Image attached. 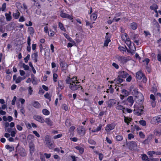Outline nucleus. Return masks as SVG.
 I'll return each instance as SVG.
<instances>
[{
	"label": "nucleus",
	"instance_id": "f257e3e1",
	"mask_svg": "<svg viewBox=\"0 0 161 161\" xmlns=\"http://www.w3.org/2000/svg\"><path fill=\"white\" fill-rule=\"evenodd\" d=\"M66 82L67 84H69V87L72 90H76L80 87L81 89L82 88L80 85L77 77H74L72 78L68 77L66 79Z\"/></svg>",
	"mask_w": 161,
	"mask_h": 161
},
{
	"label": "nucleus",
	"instance_id": "f03ea898",
	"mask_svg": "<svg viewBox=\"0 0 161 161\" xmlns=\"http://www.w3.org/2000/svg\"><path fill=\"white\" fill-rule=\"evenodd\" d=\"M134 107V112L138 115H141L143 113V107L141 105L135 104Z\"/></svg>",
	"mask_w": 161,
	"mask_h": 161
},
{
	"label": "nucleus",
	"instance_id": "7ed1b4c3",
	"mask_svg": "<svg viewBox=\"0 0 161 161\" xmlns=\"http://www.w3.org/2000/svg\"><path fill=\"white\" fill-rule=\"evenodd\" d=\"M126 144L131 150H136L137 149V144L134 141L127 142Z\"/></svg>",
	"mask_w": 161,
	"mask_h": 161
},
{
	"label": "nucleus",
	"instance_id": "20e7f679",
	"mask_svg": "<svg viewBox=\"0 0 161 161\" xmlns=\"http://www.w3.org/2000/svg\"><path fill=\"white\" fill-rule=\"evenodd\" d=\"M151 123L153 124L161 123V115L155 116L152 118L151 119Z\"/></svg>",
	"mask_w": 161,
	"mask_h": 161
},
{
	"label": "nucleus",
	"instance_id": "39448f33",
	"mask_svg": "<svg viewBox=\"0 0 161 161\" xmlns=\"http://www.w3.org/2000/svg\"><path fill=\"white\" fill-rule=\"evenodd\" d=\"M115 125L114 124H108L105 127V130L108 134H110L111 130L114 129Z\"/></svg>",
	"mask_w": 161,
	"mask_h": 161
},
{
	"label": "nucleus",
	"instance_id": "423d86ee",
	"mask_svg": "<svg viewBox=\"0 0 161 161\" xmlns=\"http://www.w3.org/2000/svg\"><path fill=\"white\" fill-rule=\"evenodd\" d=\"M33 118L36 120L41 123L45 122V120L41 116L39 115H35L33 117Z\"/></svg>",
	"mask_w": 161,
	"mask_h": 161
},
{
	"label": "nucleus",
	"instance_id": "0eeeda50",
	"mask_svg": "<svg viewBox=\"0 0 161 161\" xmlns=\"http://www.w3.org/2000/svg\"><path fill=\"white\" fill-rule=\"evenodd\" d=\"M78 133L81 136H84L85 134V130L82 126L78 127L77 129Z\"/></svg>",
	"mask_w": 161,
	"mask_h": 161
},
{
	"label": "nucleus",
	"instance_id": "6e6552de",
	"mask_svg": "<svg viewBox=\"0 0 161 161\" xmlns=\"http://www.w3.org/2000/svg\"><path fill=\"white\" fill-rule=\"evenodd\" d=\"M60 16L62 18H67L70 20H72L73 19V17L72 16L70 15L64 13L62 11L61 12Z\"/></svg>",
	"mask_w": 161,
	"mask_h": 161
},
{
	"label": "nucleus",
	"instance_id": "1a4fd4ad",
	"mask_svg": "<svg viewBox=\"0 0 161 161\" xmlns=\"http://www.w3.org/2000/svg\"><path fill=\"white\" fill-rule=\"evenodd\" d=\"M150 99L151 100V102L153 107L155 106L156 104V98L154 96L153 94H151L150 96Z\"/></svg>",
	"mask_w": 161,
	"mask_h": 161
},
{
	"label": "nucleus",
	"instance_id": "9d476101",
	"mask_svg": "<svg viewBox=\"0 0 161 161\" xmlns=\"http://www.w3.org/2000/svg\"><path fill=\"white\" fill-rule=\"evenodd\" d=\"M64 85L63 82L61 80L59 81L58 83V86L57 87V89L58 91H61L64 89Z\"/></svg>",
	"mask_w": 161,
	"mask_h": 161
},
{
	"label": "nucleus",
	"instance_id": "9b49d317",
	"mask_svg": "<svg viewBox=\"0 0 161 161\" xmlns=\"http://www.w3.org/2000/svg\"><path fill=\"white\" fill-rule=\"evenodd\" d=\"M119 76L123 78H125L128 75V74L126 72L124 71H119Z\"/></svg>",
	"mask_w": 161,
	"mask_h": 161
},
{
	"label": "nucleus",
	"instance_id": "f8f14e48",
	"mask_svg": "<svg viewBox=\"0 0 161 161\" xmlns=\"http://www.w3.org/2000/svg\"><path fill=\"white\" fill-rule=\"evenodd\" d=\"M45 157L47 158H49L51 157V154H47L45 153L44 154H42L41 155V158L42 161H45L44 160Z\"/></svg>",
	"mask_w": 161,
	"mask_h": 161
},
{
	"label": "nucleus",
	"instance_id": "ddd939ff",
	"mask_svg": "<svg viewBox=\"0 0 161 161\" xmlns=\"http://www.w3.org/2000/svg\"><path fill=\"white\" fill-rule=\"evenodd\" d=\"M116 108L117 110H122L123 113H125V107L123 106L120 105L119 102H118L117 103Z\"/></svg>",
	"mask_w": 161,
	"mask_h": 161
},
{
	"label": "nucleus",
	"instance_id": "4468645a",
	"mask_svg": "<svg viewBox=\"0 0 161 161\" xmlns=\"http://www.w3.org/2000/svg\"><path fill=\"white\" fill-rule=\"evenodd\" d=\"M142 159L145 161H155L154 159H149L146 154H143L142 156Z\"/></svg>",
	"mask_w": 161,
	"mask_h": 161
},
{
	"label": "nucleus",
	"instance_id": "2eb2a0df",
	"mask_svg": "<svg viewBox=\"0 0 161 161\" xmlns=\"http://www.w3.org/2000/svg\"><path fill=\"white\" fill-rule=\"evenodd\" d=\"M144 75L141 71H138L136 73V78L139 80H141Z\"/></svg>",
	"mask_w": 161,
	"mask_h": 161
},
{
	"label": "nucleus",
	"instance_id": "dca6fc26",
	"mask_svg": "<svg viewBox=\"0 0 161 161\" xmlns=\"http://www.w3.org/2000/svg\"><path fill=\"white\" fill-rule=\"evenodd\" d=\"M5 15L6 17V19L7 21H10L11 20L12 18L10 12H9L8 13H6Z\"/></svg>",
	"mask_w": 161,
	"mask_h": 161
},
{
	"label": "nucleus",
	"instance_id": "f3484780",
	"mask_svg": "<svg viewBox=\"0 0 161 161\" xmlns=\"http://www.w3.org/2000/svg\"><path fill=\"white\" fill-rule=\"evenodd\" d=\"M30 151L31 154H32L34 151L35 145L32 143H31L29 144Z\"/></svg>",
	"mask_w": 161,
	"mask_h": 161
},
{
	"label": "nucleus",
	"instance_id": "a211bd4d",
	"mask_svg": "<svg viewBox=\"0 0 161 161\" xmlns=\"http://www.w3.org/2000/svg\"><path fill=\"white\" fill-rule=\"evenodd\" d=\"M118 59L119 61L123 63L126 62L127 61V58L125 57H119Z\"/></svg>",
	"mask_w": 161,
	"mask_h": 161
},
{
	"label": "nucleus",
	"instance_id": "6ab92c4d",
	"mask_svg": "<svg viewBox=\"0 0 161 161\" xmlns=\"http://www.w3.org/2000/svg\"><path fill=\"white\" fill-rule=\"evenodd\" d=\"M32 83L33 85H36L39 82V80H37L34 75H32Z\"/></svg>",
	"mask_w": 161,
	"mask_h": 161
},
{
	"label": "nucleus",
	"instance_id": "aec40b11",
	"mask_svg": "<svg viewBox=\"0 0 161 161\" xmlns=\"http://www.w3.org/2000/svg\"><path fill=\"white\" fill-rule=\"evenodd\" d=\"M46 144L50 149H52L54 147V146L53 143L49 141L46 142Z\"/></svg>",
	"mask_w": 161,
	"mask_h": 161
},
{
	"label": "nucleus",
	"instance_id": "412c9836",
	"mask_svg": "<svg viewBox=\"0 0 161 161\" xmlns=\"http://www.w3.org/2000/svg\"><path fill=\"white\" fill-rule=\"evenodd\" d=\"M45 122L48 125L50 126H51L53 125V122L49 118L46 119Z\"/></svg>",
	"mask_w": 161,
	"mask_h": 161
},
{
	"label": "nucleus",
	"instance_id": "4be33fe9",
	"mask_svg": "<svg viewBox=\"0 0 161 161\" xmlns=\"http://www.w3.org/2000/svg\"><path fill=\"white\" fill-rule=\"evenodd\" d=\"M38 56V55L37 53H34L31 55V57L32 59L35 62H36L37 61Z\"/></svg>",
	"mask_w": 161,
	"mask_h": 161
},
{
	"label": "nucleus",
	"instance_id": "5701e85b",
	"mask_svg": "<svg viewBox=\"0 0 161 161\" xmlns=\"http://www.w3.org/2000/svg\"><path fill=\"white\" fill-rule=\"evenodd\" d=\"M20 14L19 12L18 11V10H17L15 13H13V15L14 18L15 19H17L19 18V17L20 16Z\"/></svg>",
	"mask_w": 161,
	"mask_h": 161
},
{
	"label": "nucleus",
	"instance_id": "b1692460",
	"mask_svg": "<svg viewBox=\"0 0 161 161\" xmlns=\"http://www.w3.org/2000/svg\"><path fill=\"white\" fill-rule=\"evenodd\" d=\"M75 148L78 150L79 153L82 154L84 152V149L83 148L81 147L80 146H78L75 147Z\"/></svg>",
	"mask_w": 161,
	"mask_h": 161
},
{
	"label": "nucleus",
	"instance_id": "393cba45",
	"mask_svg": "<svg viewBox=\"0 0 161 161\" xmlns=\"http://www.w3.org/2000/svg\"><path fill=\"white\" fill-rule=\"evenodd\" d=\"M97 17V13L95 12L93 13L90 16V18L92 20H95Z\"/></svg>",
	"mask_w": 161,
	"mask_h": 161
},
{
	"label": "nucleus",
	"instance_id": "a878e982",
	"mask_svg": "<svg viewBox=\"0 0 161 161\" xmlns=\"http://www.w3.org/2000/svg\"><path fill=\"white\" fill-rule=\"evenodd\" d=\"M63 35L66 39L69 42H74V41L66 33H64Z\"/></svg>",
	"mask_w": 161,
	"mask_h": 161
},
{
	"label": "nucleus",
	"instance_id": "bb28decb",
	"mask_svg": "<svg viewBox=\"0 0 161 161\" xmlns=\"http://www.w3.org/2000/svg\"><path fill=\"white\" fill-rule=\"evenodd\" d=\"M116 103V101L114 99H111L109 101L108 106L111 107V106Z\"/></svg>",
	"mask_w": 161,
	"mask_h": 161
},
{
	"label": "nucleus",
	"instance_id": "cd10ccee",
	"mask_svg": "<svg viewBox=\"0 0 161 161\" xmlns=\"http://www.w3.org/2000/svg\"><path fill=\"white\" fill-rule=\"evenodd\" d=\"M130 27L132 29L135 30L137 28V24L135 22L132 23L130 24Z\"/></svg>",
	"mask_w": 161,
	"mask_h": 161
},
{
	"label": "nucleus",
	"instance_id": "c85d7f7f",
	"mask_svg": "<svg viewBox=\"0 0 161 161\" xmlns=\"http://www.w3.org/2000/svg\"><path fill=\"white\" fill-rule=\"evenodd\" d=\"M25 77H22L20 76H19L18 77L17 79L15 80V83H20L22 80L25 79Z\"/></svg>",
	"mask_w": 161,
	"mask_h": 161
},
{
	"label": "nucleus",
	"instance_id": "c756f323",
	"mask_svg": "<svg viewBox=\"0 0 161 161\" xmlns=\"http://www.w3.org/2000/svg\"><path fill=\"white\" fill-rule=\"evenodd\" d=\"M119 77L120 76H119L117 78L115 79L114 80V81L117 84L121 83L123 81V79L120 78Z\"/></svg>",
	"mask_w": 161,
	"mask_h": 161
},
{
	"label": "nucleus",
	"instance_id": "7c9ffc66",
	"mask_svg": "<svg viewBox=\"0 0 161 161\" xmlns=\"http://www.w3.org/2000/svg\"><path fill=\"white\" fill-rule=\"evenodd\" d=\"M58 26L59 27V28L62 31H66V29L64 27L63 25V24L59 22L58 23Z\"/></svg>",
	"mask_w": 161,
	"mask_h": 161
},
{
	"label": "nucleus",
	"instance_id": "2f4dec72",
	"mask_svg": "<svg viewBox=\"0 0 161 161\" xmlns=\"http://www.w3.org/2000/svg\"><path fill=\"white\" fill-rule=\"evenodd\" d=\"M124 121L125 123H126L128 125H129V123L130 122L132 119L130 118L126 117L125 116H124Z\"/></svg>",
	"mask_w": 161,
	"mask_h": 161
},
{
	"label": "nucleus",
	"instance_id": "473e14b6",
	"mask_svg": "<svg viewBox=\"0 0 161 161\" xmlns=\"http://www.w3.org/2000/svg\"><path fill=\"white\" fill-rule=\"evenodd\" d=\"M125 43L127 44V46L129 48V49H131V42L130 39L129 38H128V39L125 41Z\"/></svg>",
	"mask_w": 161,
	"mask_h": 161
},
{
	"label": "nucleus",
	"instance_id": "72a5a7b5",
	"mask_svg": "<svg viewBox=\"0 0 161 161\" xmlns=\"http://www.w3.org/2000/svg\"><path fill=\"white\" fill-rule=\"evenodd\" d=\"M127 101L131 104L132 105L134 103V100L132 96H129L127 98Z\"/></svg>",
	"mask_w": 161,
	"mask_h": 161
},
{
	"label": "nucleus",
	"instance_id": "f704fd0d",
	"mask_svg": "<svg viewBox=\"0 0 161 161\" xmlns=\"http://www.w3.org/2000/svg\"><path fill=\"white\" fill-rule=\"evenodd\" d=\"M19 154L21 156L23 157L25 156L26 155L25 150L24 149L21 150Z\"/></svg>",
	"mask_w": 161,
	"mask_h": 161
},
{
	"label": "nucleus",
	"instance_id": "c9c22d12",
	"mask_svg": "<svg viewBox=\"0 0 161 161\" xmlns=\"http://www.w3.org/2000/svg\"><path fill=\"white\" fill-rule=\"evenodd\" d=\"M42 112L43 114L46 115H48L50 114L49 111L46 109H43L42 110Z\"/></svg>",
	"mask_w": 161,
	"mask_h": 161
},
{
	"label": "nucleus",
	"instance_id": "e433bc0d",
	"mask_svg": "<svg viewBox=\"0 0 161 161\" xmlns=\"http://www.w3.org/2000/svg\"><path fill=\"white\" fill-rule=\"evenodd\" d=\"M150 8L151 10H154L157 9L158 8V6L156 4H154L151 5Z\"/></svg>",
	"mask_w": 161,
	"mask_h": 161
},
{
	"label": "nucleus",
	"instance_id": "4c0bfd02",
	"mask_svg": "<svg viewBox=\"0 0 161 161\" xmlns=\"http://www.w3.org/2000/svg\"><path fill=\"white\" fill-rule=\"evenodd\" d=\"M147 154L150 157H152L153 155L155 154V152L153 151H149L147 152Z\"/></svg>",
	"mask_w": 161,
	"mask_h": 161
},
{
	"label": "nucleus",
	"instance_id": "58836bf2",
	"mask_svg": "<svg viewBox=\"0 0 161 161\" xmlns=\"http://www.w3.org/2000/svg\"><path fill=\"white\" fill-rule=\"evenodd\" d=\"M107 39H105V41L104 44V46H107L108 45V43L111 41L110 38H107Z\"/></svg>",
	"mask_w": 161,
	"mask_h": 161
},
{
	"label": "nucleus",
	"instance_id": "ea45409f",
	"mask_svg": "<svg viewBox=\"0 0 161 161\" xmlns=\"http://www.w3.org/2000/svg\"><path fill=\"white\" fill-rule=\"evenodd\" d=\"M33 106L36 108H39L41 106L40 103L37 102H34L33 104Z\"/></svg>",
	"mask_w": 161,
	"mask_h": 161
},
{
	"label": "nucleus",
	"instance_id": "a19ab883",
	"mask_svg": "<svg viewBox=\"0 0 161 161\" xmlns=\"http://www.w3.org/2000/svg\"><path fill=\"white\" fill-rule=\"evenodd\" d=\"M116 140L117 141H120L123 140V136L121 135H117L115 137Z\"/></svg>",
	"mask_w": 161,
	"mask_h": 161
},
{
	"label": "nucleus",
	"instance_id": "79ce46f5",
	"mask_svg": "<svg viewBox=\"0 0 161 161\" xmlns=\"http://www.w3.org/2000/svg\"><path fill=\"white\" fill-rule=\"evenodd\" d=\"M114 91V89L112 87V85H110L109 88L107 90V92L108 93L110 92L111 93H112Z\"/></svg>",
	"mask_w": 161,
	"mask_h": 161
},
{
	"label": "nucleus",
	"instance_id": "37998d69",
	"mask_svg": "<svg viewBox=\"0 0 161 161\" xmlns=\"http://www.w3.org/2000/svg\"><path fill=\"white\" fill-rule=\"evenodd\" d=\"M122 39L124 41L128 39L127 38V35L125 33L123 34L121 36Z\"/></svg>",
	"mask_w": 161,
	"mask_h": 161
},
{
	"label": "nucleus",
	"instance_id": "c03bdc74",
	"mask_svg": "<svg viewBox=\"0 0 161 161\" xmlns=\"http://www.w3.org/2000/svg\"><path fill=\"white\" fill-rule=\"evenodd\" d=\"M60 65L61 67L64 69L66 68V64L63 61H61L60 63Z\"/></svg>",
	"mask_w": 161,
	"mask_h": 161
},
{
	"label": "nucleus",
	"instance_id": "a18cd8bd",
	"mask_svg": "<svg viewBox=\"0 0 161 161\" xmlns=\"http://www.w3.org/2000/svg\"><path fill=\"white\" fill-rule=\"evenodd\" d=\"M44 97L47 99H48L49 101L51 100V96L47 92L44 95Z\"/></svg>",
	"mask_w": 161,
	"mask_h": 161
},
{
	"label": "nucleus",
	"instance_id": "49530a36",
	"mask_svg": "<svg viewBox=\"0 0 161 161\" xmlns=\"http://www.w3.org/2000/svg\"><path fill=\"white\" fill-rule=\"evenodd\" d=\"M14 130L11 131L10 133V135L12 137H14L17 132V130L14 128Z\"/></svg>",
	"mask_w": 161,
	"mask_h": 161
},
{
	"label": "nucleus",
	"instance_id": "de8ad7c7",
	"mask_svg": "<svg viewBox=\"0 0 161 161\" xmlns=\"http://www.w3.org/2000/svg\"><path fill=\"white\" fill-rule=\"evenodd\" d=\"M101 126H99L96 129H94V130H91L92 132H98L100 131L101 128Z\"/></svg>",
	"mask_w": 161,
	"mask_h": 161
},
{
	"label": "nucleus",
	"instance_id": "09e8293b",
	"mask_svg": "<svg viewBox=\"0 0 161 161\" xmlns=\"http://www.w3.org/2000/svg\"><path fill=\"white\" fill-rule=\"evenodd\" d=\"M6 148L8 149H9L11 152L14 150L13 147H10L9 145H7L5 146Z\"/></svg>",
	"mask_w": 161,
	"mask_h": 161
},
{
	"label": "nucleus",
	"instance_id": "8fccbe9b",
	"mask_svg": "<svg viewBox=\"0 0 161 161\" xmlns=\"http://www.w3.org/2000/svg\"><path fill=\"white\" fill-rule=\"evenodd\" d=\"M6 8V3H3L2 6L1 8V10L2 11H5V9Z\"/></svg>",
	"mask_w": 161,
	"mask_h": 161
},
{
	"label": "nucleus",
	"instance_id": "3c124183",
	"mask_svg": "<svg viewBox=\"0 0 161 161\" xmlns=\"http://www.w3.org/2000/svg\"><path fill=\"white\" fill-rule=\"evenodd\" d=\"M140 124L142 126H145L146 125V122L144 120H140L139 121Z\"/></svg>",
	"mask_w": 161,
	"mask_h": 161
},
{
	"label": "nucleus",
	"instance_id": "603ef678",
	"mask_svg": "<svg viewBox=\"0 0 161 161\" xmlns=\"http://www.w3.org/2000/svg\"><path fill=\"white\" fill-rule=\"evenodd\" d=\"M53 80L54 82L57 81L58 75L56 73H54L53 76Z\"/></svg>",
	"mask_w": 161,
	"mask_h": 161
},
{
	"label": "nucleus",
	"instance_id": "864d4df0",
	"mask_svg": "<svg viewBox=\"0 0 161 161\" xmlns=\"http://www.w3.org/2000/svg\"><path fill=\"white\" fill-rule=\"evenodd\" d=\"M49 31L50 32V33L48 32V35L50 36H53L55 34V33L53 31H52L51 29L49 30Z\"/></svg>",
	"mask_w": 161,
	"mask_h": 161
},
{
	"label": "nucleus",
	"instance_id": "5fc2aeb1",
	"mask_svg": "<svg viewBox=\"0 0 161 161\" xmlns=\"http://www.w3.org/2000/svg\"><path fill=\"white\" fill-rule=\"evenodd\" d=\"M119 49L120 51L123 53L126 51L125 48L123 47L119 46Z\"/></svg>",
	"mask_w": 161,
	"mask_h": 161
},
{
	"label": "nucleus",
	"instance_id": "6e6d98bb",
	"mask_svg": "<svg viewBox=\"0 0 161 161\" xmlns=\"http://www.w3.org/2000/svg\"><path fill=\"white\" fill-rule=\"evenodd\" d=\"M47 25H48L47 24H46V26H45L44 27V32L46 33H48L49 32V31H48V28L47 27Z\"/></svg>",
	"mask_w": 161,
	"mask_h": 161
},
{
	"label": "nucleus",
	"instance_id": "4d7b16f0",
	"mask_svg": "<svg viewBox=\"0 0 161 161\" xmlns=\"http://www.w3.org/2000/svg\"><path fill=\"white\" fill-rule=\"evenodd\" d=\"M30 55L29 54H28L26 57L24 59L25 62L26 63H27L28 60L30 59Z\"/></svg>",
	"mask_w": 161,
	"mask_h": 161
},
{
	"label": "nucleus",
	"instance_id": "13d9d810",
	"mask_svg": "<svg viewBox=\"0 0 161 161\" xmlns=\"http://www.w3.org/2000/svg\"><path fill=\"white\" fill-rule=\"evenodd\" d=\"M25 20V19L23 16H20L19 19V22H23Z\"/></svg>",
	"mask_w": 161,
	"mask_h": 161
},
{
	"label": "nucleus",
	"instance_id": "bf43d9fd",
	"mask_svg": "<svg viewBox=\"0 0 161 161\" xmlns=\"http://www.w3.org/2000/svg\"><path fill=\"white\" fill-rule=\"evenodd\" d=\"M17 99V97L16 96H14L13 97V99L12 101L11 104L12 105H14L15 104V102Z\"/></svg>",
	"mask_w": 161,
	"mask_h": 161
},
{
	"label": "nucleus",
	"instance_id": "052dcab7",
	"mask_svg": "<svg viewBox=\"0 0 161 161\" xmlns=\"http://www.w3.org/2000/svg\"><path fill=\"white\" fill-rule=\"evenodd\" d=\"M28 92L29 94L31 95L32 94V92H33V90L32 87L31 86H29L28 88Z\"/></svg>",
	"mask_w": 161,
	"mask_h": 161
},
{
	"label": "nucleus",
	"instance_id": "680f3d73",
	"mask_svg": "<svg viewBox=\"0 0 161 161\" xmlns=\"http://www.w3.org/2000/svg\"><path fill=\"white\" fill-rule=\"evenodd\" d=\"M28 29L30 32V33L33 34L34 33V30L33 27H29Z\"/></svg>",
	"mask_w": 161,
	"mask_h": 161
},
{
	"label": "nucleus",
	"instance_id": "e2e57ef3",
	"mask_svg": "<svg viewBox=\"0 0 161 161\" xmlns=\"http://www.w3.org/2000/svg\"><path fill=\"white\" fill-rule=\"evenodd\" d=\"M16 127L17 129L19 131H21L23 129L22 127L19 125H16Z\"/></svg>",
	"mask_w": 161,
	"mask_h": 161
},
{
	"label": "nucleus",
	"instance_id": "0e129e2a",
	"mask_svg": "<svg viewBox=\"0 0 161 161\" xmlns=\"http://www.w3.org/2000/svg\"><path fill=\"white\" fill-rule=\"evenodd\" d=\"M62 134H58L57 135H56V136H54L53 137V138L54 139H56L57 138H60L61 137H62Z\"/></svg>",
	"mask_w": 161,
	"mask_h": 161
},
{
	"label": "nucleus",
	"instance_id": "69168bd1",
	"mask_svg": "<svg viewBox=\"0 0 161 161\" xmlns=\"http://www.w3.org/2000/svg\"><path fill=\"white\" fill-rule=\"evenodd\" d=\"M75 43L74 42V43L71 42V43H68L67 44V47H72L75 44Z\"/></svg>",
	"mask_w": 161,
	"mask_h": 161
},
{
	"label": "nucleus",
	"instance_id": "338daca9",
	"mask_svg": "<svg viewBox=\"0 0 161 161\" xmlns=\"http://www.w3.org/2000/svg\"><path fill=\"white\" fill-rule=\"evenodd\" d=\"M62 108L66 111L68 109V107L65 104H63L62 105Z\"/></svg>",
	"mask_w": 161,
	"mask_h": 161
},
{
	"label": "nucleus",
	"instance_id": "774afa93",
	"mask_svg": "<svg viewBox=\"0 0 161 161\" xmlns=\"http://www.w3.org/2000/svg\"><path fill=\"white\" fill-rule=\"evenodd\" d=\"M139 135L142 138H143L145 137V135L143 133L142 131H140L139 132Z\"/></svg>",
	"mask_w": 161,
	"mask_h": 161
}]
</instances>
